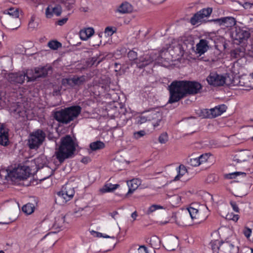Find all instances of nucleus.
<instances>
[{
	"label": "nucleus",
	"instance_id": "a18cd8bd",
	"mask_svg": "<svg viewBox=\"0 0 253 253\" xmlns=\"http://www.w3.org/2000/svg\"><path fill=\"white\" fill-rule=\"evenodd\" d=\"M14 113L19 117H24L25 115V111L20 107H17L14 110Z\"/></svg>",
	"mask_w": 253,
	"mask_h": 253
},
{
	"label": "nucleus",
	"instance_id": "a19ab883",
	"mask_svg": "<svg viewBox=\"0 0 253 253\" xmlns=\"http://www.w3.org/2000/svg\"><path fill=\"white\" fill-rule=\"evenodd\" d=\"M168 141V134L165 132L162 133L159 137V142L161 144H165Z\"/></svg>",
	"mask_w": 253,
	"mask_h": 253
},
{
	"label": "nucleus",
	"instance_id": "6e6d98bb",
	"mask_svg": "<svg viewBox=\"0 0 253 253\" xmlns=\"http://www.w3.org/2000/svg\"><path fill=\"white\" fill-rule=\"evenodd\" d=\"M47 138L49 140L54 141H55V140H56L55 137L54 136L53 133H51V132H49L48 134V135L47 136Z\"/></svg>",
	"mask_w": 253,
	"mask_h": 253
},
{
	"label": "nucleus",
	"instance_id": "bb28decb",
	"mask_svg": "<svg viewBox=\"0 0 253 253\" xmlns=\"http://www.w3.org/2000/svg\"><path fill=\"white\" fill-rule=\"evenodd\" d=\"M120 186L119 184H112L111 183L106 184L101 191L103 193L112 192Z\"/></svg>",
	"mask_w": 253,
	"mask_h": 253
},
{
	"label": "nucleus",
	"instance_id": "6e6552de",
	"mask_svg": "<svg viewBox=\"0 0 253 253\" xmlns=\"http://www.w3.org/2000/svg\"><path fill=\"white\" fill-rule=\"evenodd\" d=\"M179 216L182 224L184 225L187 224V220L190 217L195 223H200L203 220L200 217L199 210L192 207H189L187 211L181 213Z\"/></svg>",
	"mask_w": 253,
	"mask_h": 253
},
{
	"label": "nucleus",
	"instance_id": "c85d7f7f",
	"mask_svg": "<svg viewBox=\"0 0 253 253\" xmlns=\"http://www.w3.org/2000/svg\"><path fill=\"white\" fill-rule=\"evenodd\" d=\"M4 13L11 16L13 18H17L19 17V11L18 9L14 8H10L4 11Z\"/></svg>",
	"mask_w": 253,
	"mask_h": 253
},
{
	"label": "nucleus",
	"instance_id": "20e7f679",
	"mask_svg": "<svg viewBox=\"0 0 253 253\" xmlns=\"http://www.w3.org/2000/svg\"><path fill=\"white\" fill-rule=\"evenodd\" d=\"M31 169L28 166L18 167L13 170H3L0 175L4 177L7 180L14 181L16 179H26L31 174Z\"/></svg>",
	"mask_w": 253,
	"mask_h": 253
},
{
	"label": "nucleus",
	"instance_id": "de8ad7c7",
	"mask_svg": "<svg viewBox=\"0 0 253 253\" xmlns=\"http://www.w3.org/2000/svg\"><path fill=\"white\" fill-rule=\"evenodd\" d=\"M219 243V242L217 240L211 242V248L213 251H215L216 249L219 250L220 247L218 246Z\"/></svg>",
	"mask_w": 253,
	"mask_h": 253
},
{
	"label": "nucleus",
	"instance_id": "7ed1b4c3",
	"mask_svg": "<svg viewBox=\"0 0 253 253\" xmlns=\"http://www.w3.org/2000/svg\"><path fill=\"white\" fill-rule=\"evenodd\" d=\"M169 97L168 102L173 103L187 96L185 80H175L168 86Z\"/></svg>",
	"mask_w": 253,
	"mask_h": 253
},
{
	"label": "nucleus",
	"instance_id": "5fc2aeb1",
	"mask_svg": "<svg viewBox=\"0 0 253 253\" xmlns=\"http://www.w3.org/2000/svg\"><path fill=\"white\" fill-rule=\"evenodd\" d=\"M68 19V18L64 17L61 19L58 20L57 23L59 26H62L67 22Z\"/></svg>",
	"mask_w": 253,
	"mask_h": 253
},
{
	"label": "nucleus",
	"instance_id": "39448f33",
	"mask_svg": "<svg viewBox=\"0 0 253 253\" xmlns=\"http://www.w3.org/2000/svg\"><path fill=\"white\" fill-rule=\"evenodd\" d=\"M127 57L130 61V66L136 65V67L139 69L144 68L154 60V57L149 54H144L137 57V53L133 49L128 52Z\"/></svg>",
	"mask_w": 253,
	"mask_h": 253
},
{
	"label": "nucleus",
	"instance_id": "864d4df0",
	"mask_svg": "<svg viewBox=\"0 0 253 253\" xmlns=\"http://www.w3.org/2000/svg\"><path fill=\"white\" fill-rule=\"evenodd\" d=\"M114 32L112 27H107L105 29V33L107 34L108 36L112 35Z\"/></svg>",
	"mask_w": 253,
	"mask_h": 253
},
{
	"label": "nucleus",
	"instance_id": "79ce46f5",
	"mask_svg": "<svg viewBox=\"0 0 253 253\" xmlns=\"http://www.w3.org/2000/svg\"><path fill=\"white\" fill-rule=\"evenodd\" d=\"M146 132L144 130L135 131L133 133V137L136 139H138L144 136L146 134Z\"/></svg>",
	"mask_w": 253,
	"mask_h": 253
},
{
	"label": "nucleus",
	"instance_id": "a211bd4d",
	"mask_svg": "<svg viewBox=\"0 0 253 253\" xmlns=\"http://www.w3.org/2000/svg\"><path fill=\"white\" fill-rule=\"evenodd\" d=\"M62 13V8L60 5H56L53 7L51 5H48L45 9V16L47 18H51L53 14L59 16Z\"/></svg>",
	"mask_w": 253,
	"mask_h": 253
},
{
	"label": "nucleus",
	"instance_id": "680f3d73",
	"mask_svg": "<svg viewBox=\"0 0 253 253\" xmlns=\"http://www.w3.org/2000/svg\"><path fill=\"white\" fill-rule=\"evenodd\" d=\"M131 216L132 218L134 219V220L136 219V217L137 216V213L136 211H134L132 213Z\"/></svg>",
	"mask_w": 253,
	"mask_h": 253
},
{
	"label": "nucleus",
	"instance_id": "58836bf2",
	"mask_svg": "<svg viewBox=\"0 0 253 253\" xmlns=\"http://www.w3.org/2000/svg\"><path fill=\"white\" fill-rule=\"evenodd\" d=\"M211 109H204L201 110V116L205 118L212 119L211 114Z\"/></svg>",
	"mask_w": 253,
	"mask_h": 253
},
{
	"label": "nucleus",
	"instance_id": "9d476101",
	"mask_svg": "<svg viewBox=\"0 0 253 253\" xmlns=\"http://www.w3.org/2000/svg\"><path fill=\"white\" fill-rule=\"evenodd\" d=\"M30 73H25V72H18L16 73H5L4 77L11 84H22L25 80V77L27 78V75Z\"/></svg>",
	"mask_w": 253,
	"mask_h": 253
},
{
	"label": "nucleus",
	"instance_id": "f704fd0d",
	"mask_svg": "<svg viewBox=\"0 0 253 253\" xmlns=\"http://www.w3.org/2000/svg\"><path fill=\"white\" fill-rule=\"evenodd\" d=\"M65 216H59L55 217L54 226L57 228H61L62 227L63 224L65 221Z\"/></svg>",
	"mask_w": 253,
	"mask_h": 253
},
{
	"label": "nucleus",
	"instance_id": "f03ea898",
	"mask_svg": "<svg viewBox=\"0 0 253 253\" xmlns=\"http://www.w3.org/2000/svg\"><path fill=\"white\" fill-rule=\"evenodd\" d=\"M82 111L79 105H74L52 112L53 118L59 123L67 125L78 118Z\"/></svg>",
	"mask_w": 253,
	"mask_h": 253
},
{
	"label": "nucleus",
	"instance_id": "f257e3e1",
	"mask_svg": "<svg viewBox=\"0 0 253 253\" xmlns=\"http://www.w3.org/2000/svg\"><path fill=\"white\" fill-rule=\"evenodd\" d=\"M77 146L76 139H74L70 135H66L61 138L60 145L56 149L54 156L58 162L62 164L65 160L74 156Z\"/></svg>",
	"mask_w": 253,
	"mask_h": 253
},
{
	"label": "nucleus",
	"instance_id": "7c9ffc66",
	"mask_svg": "<svg viewBox=\"0 0 253 253\" xmlns=\"http://www.w3.org/2000/svg\"><path fill=\"white\" fill-rule=\"evenodd\" d=\"M160 243L161 241L157 236H153L150 238V244L154 249H159L160 246Z\"/></svg>",
	"mask_w": 253,
	"mask_h": 253
},
{
	"label": "nucleus",
	"instance_id": "2f4dec72",
	"mask_svg": "<svg viewBox=\"0 0 253 253\" xmlns=\"http://www.w3.org/2000/svg\"><path fill=\"white\" fill-rule=\"evenodd\" d=\"M223 247L226 248L229 250L230 253H237L238 252V248L230 242H226L223 245Z\"/></svg>",
	"mask_w": 253,
	"mask_h": 253
},
{
	"label": "nucleus",
	"instance_id": "e433bc0d",
	"mask_svg": "<svg viewBox=\"0 0 253 253\" xmlns=\"http://www.w3.org/2000/svg\"><path fill=\"white\" fill-rule=\"evenodd\" d=\"M200 160L199 157L195 158H190L188 161V163L191 166L197 167L200 165Z\"/></svg>",
	"mask_w": 253,
	"mask_h": 253
},
{
	"label": "nucleus",
	"instance_id": "ddd939ff",
	"mask_svg": "<svg viewBox=\"0 0 253 253\" xmlns=\"http://www.w3.org/2000/svg\"><path fill=\"white\" fill-rule=\"evenodd\" d=\"M253 159V156L251 155L250 151L246 150H241L233 156V162L235 164L233 163V165L236 166L237 164L246 163Z\"/></svg>",
	"mask_w": 253,
	"mask_h": 253
},
{
	"label": "nucleus",
	"instance_id": "774afa93",
	"mask_svg": "<svg viewBox=\"0 0 253 253\" xmlns=\"http://www.w3.org/2000/svg\"><path fill=\"white\" fill-rule=\"evenodd\" d=\"M247 253H253V249H248Z\"/></svg>",
	"mask_w": 253,
	"mask_h": 253
},
{
	"label": "nucleus",
	"instance_id": "4be33fe9",
	"mask_svg": "<svg viewBox=\"0 0 253 253\" xmlns=\"http://www.w3.org/2000/svg\"><path fill=\"white\" fill-rule=\"evenodd\" d=\"M94 33L92 28H87L81 30L80 32V37L83 41H86L93 35Z\"/></svg>",
	"mask_w": 253,
	"mask_h": 253
},
{
	"label": "nucleus",
	"instance_id": "052dcab7",
	"mask_svg": "<svg viewBox=\"0 0 253 253\" xmlns=\"http://www.w3.org/2000/svg\"><path fill=\"white\" fill-rule=\"evenodd\" d=\"M29 27L30 28H35V24L34 23H33V21H30L29 22Z\"/></svg>",
	"mask_w": 253,
	"mask_h": 253
},
{
	"label": "nucleus",
	"instance_id": "3c124183",
	"mask_svg": "<svg viewBox=\"0 0 253 253\" xmlns=\"http://www.w3.org/2000/svg\"><path fill=\"white\" fill-rule=\"evenodd\" d=\"M230 204L233 210L236 212H239V209L235 201H231L230 202Z\"/></svg>",
	"mask_w": 253,
	"mask_h": 253
},
{
	"label": "nucleus",
	"instance_id": "6ab92c4d",
	"mask_svg": "<svg viewBox=\"0 0 253 253\" xmlns=\"http://www.w3.org/2000/svg\"><path fill=\"white\" fill-rule=\"evenodd\" d=\"M9 143L8 131L3 126L0 127V145L6 146Z\"/></svg>",
	"mask_w": 253,
	"mask_h": 253
},
{
	"label": "nucleus",
	"instance_id": "393cba45",
	"mask_svg": "<svg viewBox=\"0 0 253 253\" xmlns=\"http://www.w3.org/2000/svg\"><path fill=\"white\" fill-rule=\"evenodd\" d=\"M174 238L169 239L165 243V248L168 251H174L176 247V242Z\"/></svg>",
	"mask_w": 253,
	"mask_h": 253
},
{
	"label": "nucleus",
	"instance_id": "603ef678",
	"mask_svg": "<svg viewBox=\"0 0 253 253\" xmlns=\"http://www.w3.org/2000/svg\"><path fill=\"white\" fill-rule=\"evenodd\" d=\"M252 233V230L250 228L246 227L244 231V234L247 238H249Z\"/></svg>",
	"mask_w": 253,
	"mask_h": 253
},
{
	"label": "nucleus",
	"instance_id": "4468645a",
	"mask_svg": "<svg viewBox=\"0 0 253 253\" xmlns=\"http://www.w3.org/2000/svg\"><path fill=\"white\" fill-rule=\"evenodd\" d=\"M185 81L187 96L198 93L202 88V84L198 82L186 80Z\"/></svg>",
	"mask_w": 253,
	"mask_h": 253
},
{
	"label": "nucleus",
	"instance_id": "c756f323",
	"mask_svg": "<svg viewBox=\"0 0 253 253\" xmlns=\"http://www.w3.org/2000/svg\"><path fill=\"white\" fill-rule=\"evenodd\" d=\"M35 209V206L33 204L28 203L24 205L22 208V211L27 214L32 213Z\"/></svg>",
	"mask_w": 253,
	"mask_h": 253
},
{
	"label": "nucleus",
	"instance_id": "8fccbe9b",
	"mask_svg": "<svg viewBox=\"0 0 253 253\" xmlns=\"http://www.w3.org/2000/svg\"><path fill=\"white\" fill-rule=\"evenodd\" d=\"M97 57H93L91 58L90 62L92 65H95L97 66L101 61V60L97 61Z\"/></svg>",
	"mask_w": 253,
	"mask_h": 253
},
{
	"label": "nucleus",
	"instance_id": "09e8293b",
	"mask_svg": "<svg viewBox=\"0 0 253 253\" xmlns=\"http://www.w3.org/2000/svg\"><path fill=\"white\" fill-rule=\"evenodd\" d=\"M198 157L199 160H200V164L207 162L208 159L209 158V156L207 154L201 155L200 156Z\"/></svg>",
	"mask_w": 253,
	"mask_h": 253
},
{
	"label": "nucleus",
	"instance_id": "72a5a7b5",
	"mask_svg": "<svg viewBox=\"0 0 253 253\" xmlns=\"http://www.w3.org/2000/svg\"><path fill=\"white\" fill-rule=\"evenodd\" d=\"M73 79L72 83H73L74 85H81L85 82V78L84 76H74L73 77Z\"/></svg>",
	"mask_w": 253,
	"mask_h": 253
},
{
	"label": "nucleus",
	"instance_id": "37998d69",
	"mask_svg": "<svg viewBox=\"0 0 253 253\" xmlns=\"http://www.w3.org/2000/svg\"><path fill=\"white\" fill-rule=\"evenodd\" d=\"M241 174L246 175V173L243 172H234L226 174V177L228 179H232Z\"/></svg>",
	"mask_w": 253,
	"mask_h": 253
},
{
	"label": "nucleus",
	"instance_id": "f8f14e48",
	"mask_svg": "<svg viewBox=\"0 0 253 253\" xmlns=\"http://www.w3.org/2000/svg\"><path fill=\"white\" fill-rule=\"evenodd\" d=\"M212 12L211 7L204 8L194 14L190 19V23L192 25H195L199 22L203 21V19L210 16Z\"/></svg>",
	"mask_w": 253,
	"mask_h": 253
},
{
	"label": "nucleus",
	"instance_id": "473e14b6",
	"mask_svg": "<svg viewBox=\"0 0 253 253\" xmlns=\"http://www.w3.org/2000/svg\"><path fill=\"white\" fill-rule=\"evenodd\" d=\"M231 55L235 58H240L244 55V51L243 48H237L231 51Z\"/></svg>",
	"mask_w": 253,
	"mask_h": 253
},
{
	"label": "nucleus",
	"instance_id": "c03bdc74",
	"mask_svg": "<svg viewBox=\"0 0 253 253\" xmlns=\"http://www.w3.org/2000/svg\"><path fill=\"white\" fill-rule=\"evenodd\" d=\"M75 3V0H68L63 4L65 5V6L67 8L68 10H70L71 8L73 7Z\"/></svg>",
	"mask_w": 253,
	"mask_h": 253
},
{
	"label": "nucleus",
	"instance_id": "bf43d9fd",
	"mask_svg": "<svg viewBox=\"0 0 253 253\" xmlns=\"http://www.w3.org/2000/svg\"><path fill=\"white\" fill-rule=\"evenodd\" d=\"M118 214V211H114L113 212L110 213L109 214L112 217V218L115 219V216Z\"/></svg>",
	"mask_w": 253,
	"mask_h": 253
},
{
	"label": "nucleus",
	"instance_id": "49530a36",
	"mask_svg": "<svg viewBox=\"0 0 253 253\" xmlns=\"http://www.w3.org/2000/svg\"><path fill=\"white\" fill-rule=\"evenodd\" d=\"M147 117V114L138 117L137 119V124H142L143 123H145L146 121H148V119Z\"/></svg>",
	"mask_w": 253,
	"mask_h": 253
},
{
	"label": "nucleus",
	"instance_id": "13d9d810",
	"mask_svg": "<svg viewBox=\"0 0 253 253\" xmlns=\"http://www.w3.org/2000/svg\"><path fill=\"white\" fill-rule=\"evenodd\" d=\"M89 161H90V158L87 157H84L81 160V162L84 164H87Z\"/></svg>",
	"mask_w": 253,
	"mask_h": 253
},
{
	"label": "nucleus",
	"instance_id": "f3484780",
	"mask_svg": "<svg viewBox=\"0 0 253 253\" xmlns=\"http://www.w3.org/2000/svg\"><path fill=\"white\" fill-rule=\"evenodd\" d=\"M148 121H153L152 123L154 128H156L160 126L162 122V113L158 111H148L146 114Z\"/></svg>",
	"mask_w": 253,
	"mask_h": 253
},
{
	"label": "nucleus",
	"instance_id": "0e129e2a",
	"mask_svg": "<svg viewBox=\"0 0 253 253\" xmlns=\"http://www.w3.org/2000/svg\"><path fill=\"white\" fill-rule=\"evenodd\" d=\"M93 232L96 234V236L97 237H103V234L102 233L95 231Z\"/></svg>",
	"mask_w": 253,
	"mask_h": 253
},
{
	"label": "nucleus",
	"instance_id": "dca6fc26",
	"mask_svg": "<svg viewBox=\"0 0 253 253\" xmlns=\"http://www.w3.org/2000/svg\"><path fill=\"white\" fill-rule=\"evenodd\" d=\"M208 21L214 22L220 26H224L227 28L232 27L236 23L235 19L233 17H224L220 18L211 19Z\"/></svg>",
	"mask_w": 253,
	"mask_h": 253
},
{
	"label": "nucleus",
	"instance_id": "9b49d317",
	"mask_svg": "<svg viewBox=\"0 0 253 253\" xmlns=\"http://www.w3.org/2000/svg\"><path fill=\"white\" fill-rule=\"evenodd\" d=\"M250 33L248 29L246 28H240L235 27L234 30L232 31V37L235 41L239 43L244 42L250 37Z\"/></svg>",
	"mask_w": 253,
	"mask_h": 253
},
{
	"label": "nucleus",
	"instance_id": "b1692460",
	"mask_svg": "<svg viewBox=\"0 0 253 253\" xmlns=\"http://www.w3.org/2000/svg\"><path fill=\"white\" fill-rule=\"evenodd\" d=\"M133 10L132 6L128 2L123 3L118 8V11L121 13H130Z\"/></svg>",
	"mask_w": 253,
	"mask_h": 253
},
{
	"label": "nucleus",
	"instance_id": "ea45409f",
	"mask_svg": "<svg viewBox=\"0 0 253 253\" xmlns=\"http://www.w3.org/2000/svg\"><path fill=\"white\" fill-rule=\"evenodd\" d=\"M161 209H163V207L162 206L157 205H153L149 208V209L146 212V213L147 214H150V213L155 211L156 210Z\"/></svg>",
	"mask_w": 253,
	"mask_h": 253
},
{
	"label": "nucleus",
	"instance_id": "2eb2a0df",
	"mask_svg": "<svg viewBox=\"0 0 253 253\" xmlns=\"http://www.w3.org/2000/svg\"><path fill=\"white\" fill-rule=\"evenodd\" d=\"M74 194L73 188L66 186L63 187L60 191L58 192L57 195L62 200L63 203H66L73 197Z\"/></svg>",
	"mask_w": 253,
	"mask_h": 253
},
{
	"label": "nucleus",
	"instance_id": "cd10ccee",
	"mask_svg": "<svg viewBox=\"0 0 253 253\" xmlns=\"http://www.w3.org/2000/svg\"><path fill=\"white\" fill-rule=\"evenodd\" d=\"M176 171L178 173L177 175L174 177V180L176 181L182 176L187 172V169L183 165H180L176 168Z\"/></svg>",
	"mask_w": 253,
	"mask_h": 253
},
{
	"label": "nucleus",
	"instance_id": "412c9836",
	"mask_svg": "<svg viewBox=\"0 0 253 253\" xmlns=\"http://www.w3.org/2000/svg\"><path fill=\"white\" fill-rule=\"evenodd\" d=\"M226 108L225 105L222 104L211 109V114L212 118L221 115L223 113L226 111Z\"/></svg>",
	"mask_w": 253,
	"mask_h": 253
},
{
	"label": "nucleus",
	"instance_id": "69168bd1",
	"mask_svg": "<svg viewBox=\"0 0 253 253\" xmlns=\"http://www.w3.org/2000/svg\"><path fill=\"white\" fill-rule=\"evenodd\" d=\"M238 215H234L232 219L234 221H237L238 220Z\"/></svg>",
	"mask_w": 253,
	"mask_h": 253
},
{
	"label": "nucleus",
	"instance_id": "a878e982",
	"mask_svg": "<svg viewBox=\"0 0 253 253\" xmlns=\"http://www.w3.org/2000/svg\"><path fill=\"white\" fill-rule=\"evenodd\" d=\"M105 147V144L100 141H96L89 144V148L92 151H96Z\"/></svg>",
	"mask_w": 253,
	"mask_h": 253
},
{
	"label": "nucleus",
	"instance_id": "4c0bfd02",
	"mask_svg": "<svg viewBox=\"0 0 253 253\" xmlns=\"http://www.w3.org/2000/svg\"><path fill=\"white\" fill-rule=\"evenodd\" d=\"M73 80L72 78H64L62 80V84L64 86L69 85L73 87L74 86V84L72 83Z\"/></svg>",
	"mask_w": 253,
	"mask_h": 253
},
{
	"label": "nucleus",
	"instance_id": "0eeeda50",
	"mask_svg": "<svg viewBox=\"0 0 253 253\" xmlns=\"http://www.w3.org/2000/svg\"><path fill=\"white\" fill-rule=\"evenodd\" d=\"M46 137L45 133L38 129L30 133L28 145L31 149H37L42 144Z\"/></svg>",
	"mask_w": 253,
	"mask_h": 253
},
{
	"label": "nucleus",
	"instance_id": "c9c22d12",
	"mask_svg": "<svg viewBox=\"0 0 253 253\" xmlns=\"http://www.w3.org/2000/svg\"><path fill=\"white\" fill-rule=\"evenodd\" d=\"M48 47L53 50H56L62 46V44L57 41H51L48 42Z\"/></svg>",
	"mask_w": 253,
	"mask_h": 253
},
{
	"label": "nucleus",
	"instance_id": "5701e85b",
	"mask_svg": "<svg viewBox=\"0 0 253 253\" xmlns=\"http://www.w3.org/2000/svg\"><path fill=\"white\" fill-rule=\"evenodd\" d=\"M140 184V181L137 179H133L127 182L128 191L126 195L132 193L136 190Z\"/></svg>",
	"mask_w": 253,
	"mask_h": 253
},
{
	"label": "nucleus",
	"instance_id": "e2e57ef3",
	"mask_svg": "<svg viewBox=\"0 0 253 253\" xmlns=\"http://www.w3.org/2000/svg\"><path fill=\"white\" fill-rule=\"evenodd\" d=\"M88 8L87 7H81L80 8V11H83V12H87L88 11Z\"/></svg>",
	"mask_w": 253,
	"mask_h": 253
},
{
	"label": "nucleus",
	"instance_id": "1a4fd4ad",
	"mask_svg": "<svg viewBox=\"0 0 253 253\" xmlns=\"http://www.w3.org/2000/svg\"><path fill=\"white\" fill-rule=\"evenodd\" d=\"M50 67H38L35 68L34 71L32 70H28L27 73L30 74L27 75L28 82H34L40 78H44L48 74V71L51 70Z\"/></svg>",
	"mask_w": 253,
	"mask_h": 253
},
{
	"label": "nucleus",
	"instance_id": "4d7b16f0",
	"mask_svg": "<svg viewBox=\"0 0 253 253\" xmlns=\"http://www.w3.org/2000/svg\"><path fill=\"white\" fill-rule=\"evenodd\" d=\"M139 253H148L147 249L144 246H141L138 249Z\"/></svg>",
	"mask_w": 253,
	"mask_h": 253
},
{
	"label": "nucleus",
	"instance_id": "aec40b11",
	"mask_svg": "<svg viewBox=\"0 0 253 253\" xmlns=\"http://www.w3.org/2000/svg\"><path fill=\"white\" fill-rule=\"evenodd\" d=\"M209 42L204 39L200 40L199 42L196 45L197 52L200 55H202L205 53L209 48Z\"/></svg>",
	"mask_w": 253,
	"mask_h": 253
},
{
	"label": "nucleus",
	"instance_id": "423d86ee",
	"mask_svg": "<svg viewBox=\"0 0 253 253\" xmlns=\"http://www.w3.org/2000/svg\"><path fill=\"white\" fill-rule=\"evenodd\" d=\"M206 80L209 84L213 86H221L224 84L227 85L236 84V82L234 79L231 80V78L229 76L224 77L223 75H219L216 72H211L207 77Z\"/></svg>",
	"mask_w": 253,
	"mask_h": 253
},
{
	"label": "nucleus",
	"instance_id": "338daca9",
	"mask_svg": "<svg viewBox=\"0 0 253 253\" xmlns=\"http://www.w3.org/2000/svg\"><path fill=\"white\" fill-rule=\"evenodd\" d=\"M173 198L174 199H176L177 201H179V200L180 199V197L179 196H178V195H174L173 197Z\"/></svg>",
	"mask_w": 253,
	"mask_h": 253
}]
</instances>
